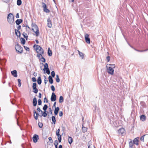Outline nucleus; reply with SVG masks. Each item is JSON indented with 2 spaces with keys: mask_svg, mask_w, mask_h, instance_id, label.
I'll return each mask as SVG.
<instances>
[{
  "mask_svg": "<svg viewBox=\"0 0 148 148\" xmlns=\"http://www.w3.org/2000/svg\"><path fill=\"white\" fill-rule=\"evenodd\" d=\"M32 81L33 82H36V78L34 77H33L32 78Z\"/></svg>",
  "mask_w": 148,
  "mask_h": 148,
  "instance_id": "nucleus-57",
  "label": "nucleus"
},
{
  "mask_svg": "<svg viewBox=\"0 0 148 148\" xmlns=\"http://www.w3.org/2000/svg\"><path fill=\"white\" fill-rule=\"evenodd\" d=\"M38 97L40 99L41 98V94L40 93H39V94H38Z\"/></svg>",
  "mask_w": 148,
  "mask_h": 148,
  "instance_id": "nucleus-60",
  "label": "nucleus"
},
{
  "mask_svg": "<svg viewBox=\"0 0 148 148\" xmlns=\"http://www.w3.org/2000/svg\"><path fill=\"white\" fill-rule=\"evenodd\" d=\"M58 136V142L59 143H60L61 141L62 138L61 137V136L60 134L57 135Z\"/></svg>",
  "mask_w": 148,
  "mask_h": 148,
  "instance_id": "nucleus-29",
  "label": "nucleus"
},
{
  "mask_svg": "<svg viewBox=\"0 0 148 148\" xmlns=\"http://www.w3.org/2000/svg\"><path fill=\"white\" fill-rule=\"evenodd\" d=\"M16 51L18 52L21 53L23 52V48L19 44H17L15 46Z\"/></svg>",
  "mask_w": 148,
  "mask_h": 148,
  "instance_id": "nucleus-4",
  "label": "nucleus"
},
{
  "mask_svg": "<svg viewBox=\"0 0 148 148\" xmlns=\"http://www.w3.org/2000/svg\"><path fill=\"white\" fill-rule=\"evenodd\" d=\"M48 79L49 82L51 84H53V79H52V77L50 75L49 76Z\"/></svg>",
  "mask_w": 148,
  "mask_h": 148,
  "instance_id": "nucleus-21",
  "label": "nucleus"
},
{
  "mask_svg": "<svg viewBox=\"0 0 148 148\" xmlns=\"http://www.w3.org/2000/svg\"><path fill=\"white\" fill-rule=\"evenodd\" d=\"M51 90L53 91H54L55 90V88L54 87V86L53 85H52L51 86Z\"/></svg>",
  "mask_w": 148,
  "mask_h": 148,
  "instance_id": "nucleus-48",
  "label": "nucleus"
},
{
  "mask_svg": "<svg viewBox=\"0 0 148 148\" xmlns=\"http://www.w3.org/2000/svg\"><path fill=\"white\" fill-rule=\"evenodd\" d=\"M5 60H0V64H1L2 66H4L5 65V63L6 62Z\"/></svg>",
  "mask_w": 148,
  "mask_h": 148,
  "instance_id": "nucleus-25",
  "label": "nucleus"
},
{
  "mask_svg": "<svg viewBox=\"0 0 148 148\" xmlns=\"http://www.w3.org/2000/svg\"><path fill=\"white\" fill-rule=\"evenodd\" d=\"M88 148H95V147L93 145V146H91V147H89Z\"/></svg>",
  "mask_w": 148,
  "mask_h": 148,
  "instance_id": "nucleus-63",
  "label": "nucleus"
},
{
  "mask_svg": "<svg viewBox=\"0 0 148 148\" xmlns=\"http://www.w3.org/2000/svg\"><path fill=\"white\" fill-rule=\"evenodd\" d=\"M54 145H58V140H55L54 141Z\"/></svg>",
  "mask_w": 148,
  "mask_h": 148,
  "instance_id": "nucleus-50",
  "label": "nucleus"
},
{
  "mask_svg": "<svg viewBox=\"0 0 148 148\" xmlns=\"http://www.w3.org/2000/svg\"><path fill=\"white\" fill-rule=\"evenodd\" d=\"M139 138L138 137H137L135 138L133 140V143L134 144L138 145V139Z\"/></svg>",
  "mask_w": 148,
  "mask_h": 148,
  "instance_id": "nucleus-11",
  "label": "nucleus"
},
{
  "mask_svg": "<svg viewBox=\"0 0 148 148\" xmlns=\"http://www.w3.org/2000/svg\"><path fill=\"white\" fill-rule=\"evenodd\" d=\"M45 78L44 79V83L45 84H47V82L48 81V80L47 79L45 76H44Z\"/></svg>",
  "mask_w": 148,
  "mask_h": 148,
  "instance_id": "nucleus-56",
  "label": "nucleus"
},
{
  "mask_svg": "<svg viewBox=\"0 0 148 148\" xmlns=\"http://www.w3.org/2000/svg\"><path fill=\"white\" fill-rule=\"evenodd\" d=\"M22 35H23L24 37V38H26V39L27 40V38H28V36L27 35V34L26 33H25L23 32L22 34Z\"/></svg>",
  "mask_w": 148,
  "mask_h": 148,
  "instance_id": "nucleus-35",
  "label": "nucleus"
},
{
  "mask_svg": "<svg viewBox=\"0 0 148 148\" xmlns=\"http://www.w3.org/2000/svg\"><path fill=\"white\" fill-rule=\"evenodd\" d=\"M56 102H55L53 105V107H55V108H56Z\"/></svg>",
  "mask_w": 148,
  "mask_h": 148,
  "instance_id": "nucleus-64",
  "label": "nucleus"
},
{
  "mask_svg": "<svg viewBox=\"0 0 148 148\" xmlns=\"http://www.w3.org/2000/svg\"><path fill=\"white\" fill-rule=\"evenodd\" d=\"M37 82L38 84H40L42 82V80L41 79L40 77H38L37 79Z\"/></svg>",
  "mask_w": 148,
  "mask_h": 148,
  "instance_id": "nucleus-28",
  "label": "nucleus"
},
{
  "mask_svg": "<svg viewBox=\"0 0 148 148\" xmlns=\"http://www.w3.org/2000/svg\"><path fill=\"white\" fill-rule=\"evenodd\" d=\"M47 108H48V106H47V105L46 104H45L44 105V106H43L42 109H43V110L44 111H46V110L47 109Z\"/></svg>",
  "mask_w": 148,
  "mask_h": 148,
  "instance_id": "nucleus-37",
  "label": "nucleus"
},
{
  "mask_svg": "<svg viewBox=\"0 0 148 148\" xmlns=\"http://www.w3.org/2000/svg\"><path fill=\"white\" fill-rule=\"evenodd\" d=\"M63 98L62 96H60L59 98V102L60 103H62L63 102Z\"/></svg>",
  "mask_w": 148,
  "mask_h": 148,
  "instance_id": "nucleus-31",
  "label": "nucleus"
},
{
  "mask_svg": "<svg viewBox=\"0 0 148 148\" xmlns=\"http://www.w3.org/2000/svg\"><path fill=\"white\" fill-rule=\"evenodd\" d=\"M146 136V135H144L143 136H142L140 138V140L141 141L144 142V138L145 136Z\"/></svg>",
  "mask_w": 148,
  "mask_h": 148,
  "instance_id": "nucleus-41",
  "label": "nucleus"
},
{
  "mask_svg": "<svg viewBox=\"0 0 148 148\" xmlns=\"http://www.w3.org/2000/svg\"><path fill=\"white\" fill-rule=\"evenodd\" d=\"M82 130L83 132L84 133L85 132L87 131V128L84 127H83Z\"/></svg>",
  "mask_w": 148,
  "mask_h": 148,
  "instance_id": "nucleus-33",
  "label": "nucleus"
},
{
  "mask_svg": "<svg viewBox=\"0 0 148 148\" xmlns=\"http://www.w3.org/2000/svg\"><path fill=\"white\" fill-rule=\"evenodd\" d=\"M37 99L36 97H34L33 100V104L34 106H36L37 104Z\"/></svg>",
  "mask_w": 148,
  "mask_h": 148,
  "instance_id": "nucleus-15",
  "label": "nucleus"
},
{
  "mask_svg": "<svg viewBox=\"0 0 148 148\" xmlns=\"http://www.w3.org/2000/svg\"><path fill=\"white\" fill-rule=\"evenodd\" d=\"M146 119V117L144 115H142L140 116V120L143 121H145Z\"/></svg>",
  "mask_w": 148,
  "mask_h": 148,
  "instance_id": "nucleus-18",
  "label": "nucleus"
},
{
  "mask_svg": "<svg viewBox=\"0 0 148 148\" xmlns=\"http://www.w3.org/2000/svg\"><path fill=\"white\" fill-rule=\"evenodd\" d=\"M129 148H133V143L132 142V141H130L129 143Z\"/></svg>",
  "mask_w": 148,
  "mask_h": 148,
  "instance_id": "nucleus-24",
  "label": "nucleus"
},
{
  "mask_svg": "<svg viewBox=\"0 0 148 148\" xmlns=\"http://www.w3.org/2000/svg\"><path fill=\"white\" fill-rule=\"evenodd\" d=\"M38 126L40 128H41L43 126V124L42 123L39 122Z\"/></svg>",
  "mask_w": 148,
  "mask_h": 148,
  "instance_id": "nucleus-47",
  "label": "nucleus"
},
{
  "mask_svg": "<svg viewBox=\"0 0 148 148\" xmlns=\"http://www.w3.org/2000/svg\"><path fill=\"white\" fill-rule=\"evenodd\" d=\"M35 46H36V49L37 53V57L38 58L40 57V56H42V55H43L44 53V50L40 46L38 45H35L34 46V48H35Z\"/></svg>",
  "mask_w": 148,
  "mask_h": 148,
  "instance_id": "nucleus-1",
  "label": "nucleus"
},
{
  "mask_svg": "<svg viewBox=\"0 0 148 148\" xmlns=\"http://www.w3.org/2000/svg\"><path fill=\"white\" fill-rule=\"evenodd\" d=\"M125 130L123 128H121L118 130V133L119 134L123 135L125 132Z\"/></svg>",
  "mask_w": 148,
  "mask_h": 148,
  "instance_id": "nucleus-10",
  "label": "nucleus"
},
{
  "mask_svg": "<svg viewBox=\"0 0 148 148\" xmlns=\"http://www.w3.org/2000/svg\"><path fill=\"white\" fill-rule=\"evenodd\" d=\"M48 139L51 143H53V140L52 139V138L51 137H49L48 138Z\"/></svg>",
  "mask_w": 148,
  "mask_h": 148,
  "instance_id": "nucleus-51",
  "label": "nucleus"
},
{
  "mask_svg": "<svg viewBox=\"0 0 148 148\" xmlns=\"http://www.w3.org/2000/svg\"><path fill=\"white\" fill-rule=\"evenodd\" d=\"M134 49L137 51H138V52H144V51H148V49H145V50H137V49Z\"/></svg>",
  "mask_w": 148,
  "mask_h": 148,
  "instance_id": "nucleus-40",
  "label": "nucleus"
},
{
  "mask_svg": "<svg viewBox=\"0 0 148 148\" xmlns=\"http://www.w3.org/2000/svg\"><path fill=\"white\" fill-rule=\"evenodd\" d=\"M39 139L38 136L36 134H34L33 137V140L34 143H36Z\"/></svg>",
  "mask_w": 148,
  "mask_h": 148,
  "instance_id": "nucleus-7",
  "label": "nucleus"
},
{
  "mask_svg": "<svg viewBox=\"0 0 148 148\" xmlns=\"http://www.w3.org/2000/svg\"><path fill=\"white\" fill-rule=\"evenodd\" d=\"M141 103V105L142 106H143V105H145V103L143 102V101L141 102V103Z\"/></svg>",
  "mask_w": 148,
  "mask_h": 148,
  "instance_id": "nucleus-62",
  "label": "nucleus"
},
{
  "mask_svg": "<svg viewBox=\"0 0 148 148\" xmlns=\"http://www.w3.org/2000/svg\"><path fill=\"white\" fill-rule=\"evenodd\" d=\"M51 75H52V77H54L55 76V73L54 71H53L51 72Z\"/></svg>",
  "mask_w": 148,
  "mask_h": 148,
  "instance_id": "nucleus-45",
  "label": "nucleus"
},
{
  "mask_svg": "<svg viewBox=\"0 0 148 148\" xmlns=\"http://www.w3.org/2000/svg\"><path fill=\"white\" fill-rule=\"evenodd\" d=\"M17 30H18L20 29H21V25H18V27H17Z\"/></svg>",
  "mask_w": 148,
  "mask_h": 148,
  "instance_id": "nucleus-59",
  "label": "nucleus"
},
{
  "mask_svg": "<svg viewBox=\"0 0 148 148\" xmlns=\"http://www.w3.org/2000/svg\"><path fill=\"white\" fill-rule=\"evenodd\" d=\"M38 58L39 60H40L42 62H45L46 61L45 59L43 57L42 55V56H40V57Z\"/></svg>",
  "mask_w": 148,
  "mask_h": 148,
  "instance_id": "nucleus-19",
  "label": "nucleus"
},
{
  "mask_svg": "<svg viewBox=\"0 0 148 148\" xmlns=\"http://www.w3.org/2000/svg\"><path fill=\"white\" fill-rule=\"evenodd\" d=\"M16 18H19V14L18 13H17L16 14Z\"/></svg>",
  "mask_w": 148,
  "mask_h": 148,
  "instance_id": "nucleus-61",
  "label": "nucleus"
},
{
  "mask_svg": "<svg viewBox=\"0 0 148 148\" xmlns=\"http://www.w3.org/2000/svg\"><path fill=\"white\" fill-rule=\"evenodd\" d=\"M85 38L86 42L88 43H90V39L89 37V35L88 34H85Z\"/></svg>",
  "mask_w": 148,
  "mask_h": 148,
  "instance_id": "nucleus-8",
  "label": "nucleus"
},
{
  "mask_svg": "<svg viewBox=\"0 0 148 148\" xmlns=\"http://www.w3.org/2000/svg\"><path fill=\"white\" fill-rule=\"evenodd\" d=\"M43 11L46 13H49L50 12V10L47 9V7L43 9Z\"/></svg>",
  "mask_w": 148,
  "mask_h": 148,
  "instance_id": "nucleus-39",
  "label": "nucleus"
},
{
  "mask_svg": "<svg viewBox=\"0 0 148 148\" xmlns=\"http://www.w3.org/2000/svg\"><path fill=\"white\" fill-rule=\"evenodd\" d=\"M56 82L58 83H59L60 81V79L59 77V76H58V75H56Z\"/></svg>",
  "mask_w": 148,
  "mask_h": 148,
  "instance_id": "nucleus-38",
  "label": "nucleus"
},
{
  "mask_svg": "<svg viewBox=\"0 0 148 148\" xmlns=\"http://www.w3.org/2000/svg\"><path fill=\"white\" fill-rule=\"evenodd\" d=\"M32 26L33 27L32 29V30L36 33V36H38L40 33L38 27L35 24H33V23H32Z\"/></svg>",
  "mask_w": 148,
  "mask_h": 148,
  "instance_id": "nucleus-2",
  "label": "nucleus"
},
{
  "mask_svg": "<svg viewBox=\"0 0 148 148\" xmlns=\"http://www.w3.org/2000/svg\"><path fill=\"white\" fill-rule=\"evenodd\" d=\"M52 121L53 123L55 124L56 123V120L55 117L54 116H52Z\"/></svg>",
  "mask_w": 148,
  "mask_h": 148,
  "instance_id": "nucleus-30",
  "label": "nucleus"
},
{
  "mask_svg": "<svg viewBox=\"0 0 148 148\" xmlns=\"http://www.w3.org/2000/svg\"><path fill=\"white\" fill-rule=\"evenodd\" d=\"M89 147H91V146H93L92 145L91 142L90 141H89L88 143V148L89 147Z\"/></svg>",
  "mask_w": 148,
  "mask_h": 148,
  "instance_id": "nucleus-46",
  "label": "nucleus"
},
{
  "mask_svg": "<svg viewBox=\"0 0 148 148\" xmlns=\"http://www.w3.org/2000/svg\"><path fill=\"white\" fill-rule=\"evenodd\" d=\"M56 96L55 93L53 92L52 93L51 100L52 101H54L56 100Z\"/></svg>",
  "mask_w": 148,
  "mask_h": 148,
  "instance_id": "nucleus-9",
  "label": "nucleus"
},
{
  "mask_svg": "<svg viewBox=\"0 0 148 148\" xmlns=\"http://www.w3.org/2000/svg\"><path fill=\"white\" fill-rule=\"evenodd\" d=\"M44 65V68L43 69V70L45 71L46 69L49 68L48 67V64L47 63H46Z\"/></svg>",
  "mask_w": 148,
  "mask_h": 148,
  "instance_id": "nucleus-34",
  "label": "nucleus"
},
{
  "mask_svg": "<svg viewBox=\"0 0 148 148\" xmlns=\"http://www.w3.org/2000/svg\"><path fill=\"white\" fill-rule=\"evenodd\" d=\"M33 113L34 114V117L36 120L38 119V116H41L40 115L38 114V113H37L35 110H34L33 111Z\"/></svg>",
  "mask_w": 148,
  "mask_h": 148,
  "instance_id": "nucleus-12",
  "label": "nucleus"
},
{
  "mask_svg": "<svg viewBox=\"0 0 148 148\" xmlns=\"http://www.w3.org/2000/svg\"><path fill=\"white\" fill-rule=\"evenodd\" d=\"M44 102L45 103V102H46L47 103L48 102V100L47 99L46 97H45L44 98Z\"/></svg>",
  "mask_w": 148,
  "mask_h": 148,
  "instance_id": "nucleus-54",
  "label": "nucleus"
},
{
  "mask_svg": "<svg viewBox=\"0 0 148 148\" xmlns=\"http://www.w3.org/2000/svg\"><path fill=\"white\" fill-rule=\"evenodd\" d=\"M20 40L22 44L23 45H24L25 44L26 41L25 40L24 38H20Z\"/></svg>",
  "mask_w": 148,
  "mask_h": 148,
  "instance_id": "nucleus-26",
  "label": "nucleus"
},
{
  "mask_svg": "<svg viewBox=\"0 0 148 148\" xmlns=\"http://www.w3.org/2000/svg\"><path fill=\"white\" fill-rule=\"evenodd\" d=\"M45 70H46L47 73L48 75H49L50 74V71L49 68Z\"/></svg>",
  "mask_w": 148,
  "mask_h": 148,
  "instance_id": "nucleus-44",
  "label": "nucleus"
},
{
  "mask_svg": "<svg viewBox=\"0 0 148 148\" xmlns=\"http://www.w3.org/2000/svg\"><path fill=\"white\" fill-rule=\"evenodd\" d=\"M15 34L18 37H20L21 36V33L18 30L15 29Z\"/></svg>",
  "mask_w": 148,
  "mask_h": 148,
  "instance_id": "nucleus-16",
  "label": "nucleus"
},
{
  "mask_svg": "<svg viewBox=\"0 0 148 148\" xmlns=\"http://www.w3.org/2000/svg\"><path fill=\"white\" fill-rule=\"evenodd\" d=\"M23 21V20L22 19H17L15 22L17 25H19Z\"/></svg>",
  "mask_w": 148,
  "mask_h": 148,
  "instance_id": "nucleus-17",
  "label": "nucleus"
},
{
  "mask_svg": "<svg viewBox=\"0 0 148 148\" xmlns=\"http://www.w3.org/2000/svg\"><path fill=\"white\" fill-rule=\"evenodd\" d=\"M42 7L43 8V9L47 7V5L46 4L43 2L42 3Z\"/></svg>",
  "mask_w": 148,
  "mask_h": 148,
  "instance_id": "nucleus-43",
  "label": "nucleus"
},
{
  "mask_svg": "<svg viewBox=\"0 0 148 148\" xmlns=\"http://www.w3.org/2000/svg\"><path fill=\"white\" fill-rule=\"evenodd\" d=\"M47 26L49 28H51L52 26L50 18L47 19Z\"/></svg>",
  "mask_w": 148,
  "mask_h": 148,
  "instance_id": "nucleus-14",
  "label": "nucleus"
},
{
  "mask_svg": "<svg viewBox=\"0 0 148 148\" xmlns=\"http://www.w3.org/2000/svg\"><path fill=\"white\" fill-rule=\"evenodd\" d=\"M24 48H25V49L29 51V47H27L24 46Z\"/></svg>",
  "mask_w": 148,
  "mask_h": 148,
  "instance_id": "nucleus-52",
  "label": "nucleus"
},
{
  "mask_svg": "<svg viewBox=\"0 0 148 148\" xmlns=\"http://www.w3.org/2000/svg\"><path fill=\"white\" fill-rule=\"evenodd\" d=\"M107 60L108 62H109L110 61V58L109 56H108L107 57Z\"/></svg>",
  "mask_w": 148,
  "mask_h": 148,
  "instance_id": "nucleus-58",
  "label": "nucleus"
},
{
  "mask_svg": "<svg viewBox=\"0 0 148 148\" xmlns=\"http://www.w3.org/2000/svg\"><path fill=\"white\" fill-rule=\"evenodd\" d=\"M38 105L39 106L41 105L42 103V101L40 99H39L38 100Z\"/></svg>",
  "mask_w": 148,
  "mask_h": 148,
  "instance_id": "nucleus-49",
  "label": "nucleus"
},
{
  "mask_svg": "<svg viewBox=\"0 0 148 148\" xmlns=\"http://www.w3.org/2000/svg\"><path fill=\"white\" fill-rule=\"evenodd\" d=\"M32 87L33 90V92L36 94L38 92V90L37 88L36 83H33Z\"/></svg>",
  "mask_w": 148,
  "mask_h": 148,
  "instance_id": "nucleus-5",
  "label": "nucleus"
},
{
  "mask_svg": "<svg viewBox=\"0 0 148 148\" xmlns=\"http://www.w3.org/2000/svg\"><path fill=\"white\" fill-rule=\"evenodd\" d=\"M68 140L69 143L70 145H71L73 142V139L71 137L69 136Z\"/></svg>",
  "mask_w": 148,
  "mask_h": 148,
  "instance_id": "nucleus-22",
  "label": "nucleus"
},
{
  "mask_svg": "<svg viewBox=\"0 0 148 148\" xmlns=\"http://www.w3.org/2000/svg\"><path fill=\"white\" fill-rule=\"evenodd\" d=\"M60 108L59 107H57L56 108L54 111V113L55 115H57L58 113V112Z\"/></svg>",
  "mask_w": 148,
  "mask_h": 148,
  "instance_id": "nucleus-20",
  "label": "nucleus"
},
{
  "mask_svg": "<svg viewBox=\"0 0 148 148\" xmlns=\"http://www.w3.org/2000/svg\"><path fill=\"white\" fill-rule=\"evenodd\" d=\"M78 53L79 56L81 57L82 59L84 58V54L82 52H80L79 50H78Z\"/></svg>",
  "mask_w": 148,
  "mask_h": 148,
  "instance_id": "nucleus-23",
  "label": "nucleus"
},
{
  "mask_svg": "<svg viewBox=\"0 0 148 148\" xmlns=\"http://www.w3.org/2000/svg\"><path fill=\"white\" fill-rule=\"evenodd\" d=\"M22 3V1L21 0H17V4L18 5H20Z\"/></svg>",
  "mask_w": 148,
  "mask_h": 148,
  "instance_id": "nucleus-36",
  "label": "nucleus"
},
{
  "mask_svg": "<svg viewBox=\"0 0 148 148\" xmlns=\"http://www.w3.org/2000/svg\"><path fill=\"white\" fill-rule=\"evenodd\" d=\"M37 110L39 112H43V111L41 110L40 109V108L39 107H38V108H37Z\"/></svg>",
  "mask_w": 148,
  "mask_h": 148,
  "instance_id": "nucleus-53",
  "label": "nucleus"
},
{
  "mask_svg": "<svg viewBox=\"0 0 148 148\" xmlns=\"http://www.w3.org/2000/svg\"><path fill=\"white\" fill-rule=\"evenodd\" d=\"M50 48H49L48 51V54L49 56H51L52 55V51L51 50H50Z\"/></svg>",
  "mask_w": 148,
  "mask_h": 148,
  "instance_id": "nucleus-32",
  "label": "nucleus"
},
{
  "mask_svg": "<svg viewBox=\"0 0 148 148\" xmlns=\"http://www.w3.org/2000/svg\"><path fill=\"white\" fill-rule=\"evenodd\" d=\"M42 116L44 117H46L47 115V111H45L44 112H42Z\"/></svg>",
  "mask_w": 148,
  "mask_h": 148,
  "instance_id": "nucleus-27",
  "label": "nucleus"
},
{
  "mask_svg": "<svg viewBox=\"0 0 148 148\" xmlns=\"http://www.w3.org/2000/svg\"><path fill=\"white\" fill-rule=\"evenodd\" d=\"M49 112L48 113V114H50L52 115V111L51 108H49Z\"/></svg>",
  "mask_w": 148,
  "mask_h": 148,
  "instance_id": "nucleus-42",
  "label": "nucleus"
},
{
  "mask_svg": "<svg viewBox=\"0 0 148 148\" xmlns=\"http://www.w3.org/2000/svg\"><path fill=\"white\" fill-rule=\"evenodd\" d=\"M12 75L14 77H17V72L16 70H14L11 72Z\"/></svg>",
  "mask_w": 148,
  "mask_h": 148,
  "instance_id": "nucleus-13",
  "label": "nucleus"
},
{
  "mask_svg": "<svg viewBox=\"0 0 148 148\" xmlns=\"http://www.w3.org/2000/svg\"><path fill=\"white\" fill-rule=\"evenodd\" d=\"M63 112L62 111H60L59 112V116L60 117H61L63 115Z\"/></svg>",
  "mask_w": 148,
  "mask_h": 148,
  "instance_id": "nucleus-55",
  "label": "nucleus"
},
{
  "mask_svg": "<svg viewBox=\"0 0 148 148\" xmlns=\"http://www.w3.org/2000/svg\"><path fill=\"white\" fill-rule=\"evenodd\" d=\"M7 20L8 22L10 25H12L14 21V17L12 14L10 13L8 14Z\"/></svg>",
  "mask_w": 148,
  "mask_h": 148,
  "instance_id": "nucleus-3",
  "label": "nucleus"
},
{
  "mask_svg": "<svg viewBox=\"0 0 148 148\" xmlns=\"http://www.w3.org/2000/svg\"><path fill=\"white\" fill-rule=\"evenodd\" d=\"M115 67V66L109 67L108 69V73L111 75H113L114 74V70L113 68H114Z\"/></svg>",
  "mask_w": 148,
  "mask_h": 148,
  "instance_id": "nucleus-6",
  "label": "nucleus"
}]
</instances>
